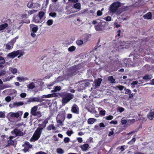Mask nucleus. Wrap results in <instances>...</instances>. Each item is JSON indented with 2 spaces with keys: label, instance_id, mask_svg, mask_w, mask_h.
Listing matches in <instances>:
<instances>
[{
  "label": "nucleus",
  "instance_id": "nucleus-1",
  "mask_svg": "<svg viewBox=\"0 0 154 154\" xmlns=\"http://www.w3.org/2000/svg\"><path fill=\"white\" fill-rule=\"evenodd\" d=\"M59 94V96L62 98V104L64 105L73 99L74 97V96L72 94L66 92H61Z\"/></svg>",
  "mask_w": 154,
  "mask_h": 154
},
{
  "label": "nucleus",
  "instance_id": "nucleus-2",
  "mask_svg": "<svg viewBox=\"0 0 154 154\" xmlns=\"http://www.w3.org/2000/svg\"><path fill=\"white\" fill-rule=\"evenodd\" d=\"M121 6V3L119 1L114 2L110 6L109 11L112 13L116 12L117 13L118 11V8Z\"/></svg>",
  "mask_w": 154,
  "mask_h": 154
},
{
  "label": "nucleus",
  "instance_id": "nucleus-3",
  "mask_svg": "<svg viewBox=\"0 0 154 154\" xmlns=\"http://www.w3.org/2000/svg\"><path fill=\"white\" fill-rule=\"evenodd\" d=\"M42 130V128H40V127L38 128L31 138L30 141L34 142L38 140L40 137Z\"/></svg>",
  "mask_w": 154,
  "mask_h": 154
},
{
  "label": "nucleus",
  "instance_id": "nucleus-4",
  "mask_svg": "<svg viewBox=\"0 0 154 154\" xmlns=\"http://www.w3.org/2000/svg\"><path fill=\"white\" fill-rule=\"evenodd\" d=\"M65 119V113L63 112H60L56 117L57 122L60 125H63V122Z\"/></svg>",
  "mask_w": 154,
  "mask_h": 154
},
{
  "label": "nucleus",
  "instance_id": "nucleus-5",
  "mask_svg": "<svg viewBox=\"0 0 154 154\" xmlns=\"http://www.w3.org/2000/svg\"><path fill=\"white\" fill-rule=\"evenodd\" d=\"M105 26V22L100 21L94 26V28L97 31H102L104 29Z\"/></svg>",
  "mask_w": 154,
  "mask_h": 154
},
{
  "label": "nucleus",
  "instance_id": "nucleus-6",
  "mask_svg": "<svg viewBox=\"0 0 154 154\" xmlns=\"http://www.w3.org/2000/svg\"><path fill=\"white\" fill-rule=\"evenodd\" d=\"M78 66H74L71 67L70 69V72L67 74V75L68 77H71L77 74L78 72Z\"/></svg>",
  "mask_w": 154,
  "mask_h": 154
},
{
  "label": "nucleus",
  "instance_id": "nucleus-7",
  "mask_svg": "<svg viewBox=\"0 0 154 154\" xmlns=\"http://www.w3.org/2000/svg\"><path fill=\"white\" fill-rule=\"evenodd\" d=\"M44 100L43 99L40 98L39 97H30L27 101L28 103H30L31 102H38L41 103Z\"/></svg>",
  "mask_w": 154,
  "mask_h": 154
},
{
  "label": "nucleus",
  "instance_id": "nucleus-8",
  "mask_svg": "<svg viewBox=\"0 0 154 154\" xmlns=\"http://www.w3.org/2000/svg\"><path fill=\"white\" fill-rule=\"evenodd\" d=\"M81 9V5L79 3L77 2L74 5L73 7L71 8V10L72 13L76 12Z\"/></svg>",
  "mask_w": 154,
  "mask_h": 154
},
{
  "label": "nucleus",
  "instance_id": "nucleus-9",
  "mask_svg": "<svg viewBox=\"0 0 154 154\" xmlns=\"http://www.w3.org/2000/svg\"><path fill=\"white\" fill-rule=\"evenodd\" d=\"M20 51V50H18L17 51H14L9 53L8 54L7 56L12 59H13L19 54L20 53L19 52Z\"/></svg>",
  "mask_w": 154,
  "mask_h": 154
},
{
  "label": "nucleus",
  "instance_id": "nucleus-10",
  "mask_svg": "<svg viewBox=\"0 0 154 154\" xmlns=\"http://www.w3.org/2000/svg\"><path fill=\"white\" fill-rule=\"evenodd\" d=\"M71 112L75 114H79V108L78 106L76 104H74L72 107Z\"/></svg>",
  "mask_w": 154,
  "mask_h": 154
},
{
  "label": "nucleus",
  "instance_id": "nucleus-11",
  "mask_svg": "<svg viewBox=\"0 0 154 154\" xmlns=\"http://www.w3.org/2000/svg\"><path fill=\"white\" fill-rule=\"evenodd\" d=\"M37 15H34L33 17V21L35 23H41L43 21Z\"/></svg>",
  "mask_w": 154,
  "mask_h": 154
},
{
  "label": "nucleus",
  "instance_id": "nucleus-12",
  "mask_svg": "<svg viewBox=\"0 0 154 154\" xmlns=\"http://www.w3.org/2000/svg\"><path fill=\"white\" fill-rule=\"evenodd\" d=\"M81 150L83 151H86L89 148V145L88 143H85L80 146Z\"/></svg>",
  "mask_w": 154,
  "mask_h": 154
},
{
  "label": "nucleus",
  "instance_id": "nucleus-13",
  "mask_svg": "<svg viewBox=\"0 0 154 154\" xmlns=\"http://www.w3.org/2000/svg\"><path fill=\"white\" fill-rule=\"evenodd\" d=\"M128 9V6H123L119 9L117 12V14L119 15L122 13L127 11Z\"/></svg>",
  "mask_w": 154,
  "mask_h": 154
},
{
  "label": "nucleus",
  "instance_id": "nucleus-14",
  "mask_svg": "<svg viewBox=\"0 0 154 154\" xmlns=\"http://www.w3.org/2000/svg\"><path fill=\"white\" fill-rule=\"evenodd\" d=\"M37 109V107L36 106H35L32 108L31 110L30 114L31 115L36 116L37 115L36 111Z\"/></svg>",
  "mask_w": 154,
  "mask_h": 154
},
{
  "label": "nucleus",
  "instance_id": "nucleus-15",
  "mask_svg": "<svg viewBox=\"0 0 154 154\" xmlns=\"http://www.w3.org/2000/svg\"><path fill=\"white\" fill-rule=\"evenodd\" d=\"M14 44L11 41L6 44V49L8 50L11 49L13 48Z\"/></svg>",
  "mask_w": 154,
  "mask_h": 154
},
{
  "label": "nucleus",
  "instance_id": "nucleus-16",
  "mask_svg": "<svg viewBox=\"0 0 154 154\" xmlns=\"http://www.w3.org/2000/svg\"><path fill=\"white\" fill-rule=\"evenodd\" d=\"M152 17V14L151 12H149L143 16V17L144 19L149 20L151 19Z\"/></svg>",
  "mask_w": 154,
  "mask_h": 154
},
{
  "label": "nucleus",
  "instance_id": "nucleus-17",
  "mask_svg": "<svg viewBox=\"0 0 154 154\" xmlns=\"http://www.w3.org/2000/svg\"><path fill=\"white\" fill-rule=\"evenodd\" d=\"M15 134L17 136H21L23 135V133L20 131L16 128L14 130Z\"/></svg>",
  "mask_w": 154,
  "mask_h": 154
},
{
  "label": "nucleus",
  "instance_id": "nucleus-18",
  "mask_svg": "<svg viewBox=\"0 0 154 154\" xmlns=\"http://www.w3.org/2000/svg\"><path fill=\"white\" fill-rule=\"evenodd\" d=\"M57 93H54L53 94H48L47 95H44L42 96V98H48L51 97H54L57 96Z\"/></svg>",
  "mask_w": 154,
  "mask_h": 154
},
{
  "label": "nucleus",
  "instance_id": "nucleus-19",
  "mask_svg": "<svg viewBox=\"0 0 154 154\" xmlns=\"http://www.w3.org/2000/svg\"><path fill=\"white\" fill-rule=\"evenodd\" d=\"M122 43L121 41H119L117 42L116 43H115L114 44V47L115 48H118V49H120V48L122 49L124 48V47H122L121 48H120L119 47H122V45H121V44Z\"/></svg>",
  "mask_w": 154,
  "mask_h": 154
},
{
  "label": "nucleus",
  "instance_id": "nucleus-20",
  "mask_svg": "<svg viewBox=\"0 0 154 154\" xmlns=\"http://www.w3.org/2000/svg\"><path fill=\"white\" fill-rule=\"evenodd\" d=\"M147 117L150 120H152L154 118V112L150 111L147 115Z\"/></svg>",
  "mask_w": 154,
  "mask_h": 154
},
{
  "label": "nucleus",
  "instance_id": "nucleus-21",
  "mask_svg": "<svg viewBox=\"0 0 154 154\" xmlns=\"http://www.w3.org/2000/svg\"><path fill=\"white\" fill-rule=\"evenodd\" d=\"M102 79L100 78H98L97 80L96 81L95 83V86H100L101 83Z\"/></svg>",
  "mask_w": 154,
  "mask_h": 154
},
{
  "label": "nucleus",
  "instance_id": "nucleus-22",
  "mask_svg": "<svg viewBox=\"0 0 154 154\" xmlns=\"http://www.w3.org/2000/svg\"><path fill=\"white\" fill-rule=\"evenodd\" d=\"M31 28L32 27V31L33 33H36L38 30V26L36 25H31Z\"/></svg>",
  "mask_w": 154,
  "mask_h": 154
},
{
  "label": "nucleus",
  "instance_id": "nucleus-23",
  "mask_svg": "<svg viewBox=\"0 0 154 154\" xmlns=\"http://www.w3.org/2000/svg\"><path fill=\"white\" fill-rule=\"evenodd\" d=\"M56 128L54 125L53 124H52L50 125H48L47 128V130L48 131H50L51 130H56Z\"/></svg>",
  "mask_w": 154,
  "mask_h": 154
},
{
  "label": "nucleus",
  "instance_id": "nucleus-24",
  "mask_svg": "<svg viewBox=\"0 0 154 154\" xmlns=\"http://www.w3.org/2000/svg\"><path fill=\"white\" fill-rule=\"evenodd\" d=\"M10 113H11V117H15L17 118L20 116V113L18 112H10Z\"/></svg>",
  "mask_w": 154,
  "mask_h": 154
},
{
  "label": "nucleus",
  "instance_id": "nucleus-25",
  "mask_svg": "<svg viewBox=\"0 0 154 154\" xmlns=\"http://www.w3.org/2000/svg\"><path fill=\"white\" fill-rule=\"evenodd\" d=\"M152 78V76L151 75H146L143 77V79L144 80H147L148 81L150 80Z\"/></svg>",
  "mask_w": 154,
  "mask_h": 154
},
{
  "label": "nucleus",
  "instance_id": "nucleus-26",
  "mask_svg": "<svg viewBox=\"0 0 154 154\" xmlns=\"http://www.w3.org/2000/svg\"><path fill=\"white\" fill-rule=\"evenodd\" d=\"M25 11L27 12V14L28 16H29L33 13H36L37 12V10L34 9L31 10H29V11H27L26 10Z\"/></svg>",
  "mask_w": 154,
  "mask_h": 154
},
{
  "label": "nucleus",
  "instance_id": "nucleus-27",
  "mask_svg": "<svg viewBox=\"0 0 154 154\" xmlns=\"http://www.w3.org/2000/svg\"><path fill=\"white\" fill-rule=\"evenodd\" d=\"M8 25L7 23H5L0 25V30H2L8 26Z\"/></svg>",
  "mask_w": 154,
  "mask_h": 154
},
{
  "label": "nucleus",
  "instance_id": "nucleus-28",
  "mask_svg": "<svg viewBox=\"0 0 154 154\" xmlns=\"http://www.w3.org/2000/svg\"><path fill=\"white\" fill-rule=\"evenodd\" d=\"M95 120L94 118H89L88 120V124H92L95 122Z\"/></svg>",
  "mask_w": 154,
  "mask_h": 154
},
{
  "label": "nucleus",
  "instance_id": "nucleus-29",
  "mask_svg": "<svg viewBox=\"0 0 154 154\" xmlns=\"http://www.w3.org/2000/svg\"><path fill=\"white\" fill-rule=\"evenodd\" d=\"M108 80L109 81L111 82L112 83L116 82L115 79L113 78L112 76H109L108 78Z\"/></svg>",
  "mask_w": 154,
  "mask_h": 154
},
{
  "label": "nucleus",
  "instance_id": "nucleus-30",
  "mask_svg": "<svg viewBox=\"0 0 154 154\" xmlns=\"http://www.w3.org/2000/svg\"><path fill=\"white\" fill-rule=\"evenodd\" d=\"M27 87L29 89H33L35 87V84L33 82H32L28 85Z\"/></svg>",
  "mask_w": 154,
  "mask_h": 154
},
{
  "label": "nucleus",
  "instance_id": "nucleus-31",
  "mask_svg": "<svg viewBox=\"0 0 154 154\" xmlns=\"http://www.w3.org/2000/svg\"><path fill=\"white\" fill-rule=\"evenodd\" d=\"M24 103L22 102H14L13 103V105L14 106H21L23 105Z\"/></svg>",
  "mask_w": 154,
  "mask_h": 154
},
{
  "label": "nucleus",
  "instance_id": "nucleus-32",
  "mask_svg": "<svg viewBox=\"0 0 154 154\" xmlns=\"http://www.w3.org/2000/svg\"><path fill=\"white\" fill-rule=\"evenodd\" d=\"M45 13L43 11H40L38 14V16L41 19V20H43V17L45 15Z\"/></svg>",
  "mask_w": 154,
  "mask_h": 154
},
{
  "label": "nucleus",
  "instance_id": "nucleus-33",
  "mask_svg": "<svg viewBox=\"0 0 154 154\" xmlns=\"http://www.w3.org/2000/svg\"><path fill=\"white\" fill-rule=\"evenodd\" d=\"M76 47L74 46H72L68 48V51L70 52H72L75 50Z\"/></svg>",
  "mask_w": 154,
  "mask_h": 154
},
{
  "label": "nucleus",
  "instance_id": "nucleus-34",
  "mask_svg": "<svg viewBox=\"0 0 154 154\" xmlns=\"http://www.w3.org/2000/svg\"><path fill=\"white\" fill-rule=\"evenodd\" d=\"M56 151L58 153L60 154H62L64 152L63 150L62 149L60 148L57 149Z\"/></svg>",
  "mask_w": 154,
  "mask_h": 154
},
{
  "label": "nucleus",
  "instance_id": "nucleus-35",
  "mask_svg": "<svg viewBox=\"0 0 154 154\" xmlns=\"http://www.w3.org/2000/svg\"><path fill=\"white\" fill-rule=\"evenodd\" d=\"M33 5V3L32 2H30L27 3V6L29 8H34Z\"/></svg>",
  "mask_w": 154,
  "mask_h": 154
},
{
  "label": "nucleus",
  "instance_id": "nucleus-36",
  "mask_svg": "<svg viewBox=\"0 0 154 154\" xmlns=\"http://www.w3.org/2000/svg\"><path fill=\"white\" fill-rule=\"evenodd\" d=\"M136 141V139L135 137L133 138L131 140L128 142L127 143L128 144H130V145L133 144L135 141Z\"/></svg>",
  "mask_w": 154,
  "mask_h": 154
},
{
  "label": "nucleus",
  "instance_id": "nucleus-37",
  "mask_svg": "<svg viewBox=\"0 0 154 154\" xmlns=\"http://www.w3.org/2000/svg\"><path fill=\"white\" fill-rule=\"evenodd\" d=\"M76 43L78 45H81L83 43V42L82 40H78L76 42Z\"/></svg>",
  "mask_w": 154,
  "mask_h": 154
},
{
  "label": "nucleus",
  "instance_id": "nucleus-38",
  "mask_svg": "<svg viewBox=\"0 0 154 154\" xmlns=\"http://www.w3.org/2000/svg\"><path fill=\"white\" fill-rule=\"evenodd\" d=\"M14 76H8V77L5 78L4 80H3V81L4 82H6L8 81H9L10 79H12Z\"/></svg>",
  "mask_w": 154,
  "mask_h": 154
},
{
  "label": "nucleus",
  "instance_id": "nucleus-39",
  "mask_svg": "<svg viewBox=\"0 0 154 154\" xmlns=\"http://www.w3.org/2000/svg\"><path fill=\"white\" fill-rule=\"evenodd\" d=\"M5 60L4 58L0 56V64H2L4 63Z\"/></svg>",
  "mask_w": 154,
  "mask_h": 154
},
{
  "label": "nucleus",
  "instance_id": "nucleus-40",
  "mask_svg": "<svg viewBox=\"0 0 154 154\" xmlns=\"http://www.w3.org/2000/svg\"><path fill=\"white\" fill-rule=\"evenodd\" d=\"M53 23V20H48L47 22V24L48 26L52 25Z\"/></svg>",
  "mask_w": 154,
  "mask_h": 154
},
{
  "label": "nucleus",
  "instance_id": "nucleus-41",
  "mask_svg": "<svg viewBox=\"0 0 154 154\" xmlns=\"http://www.w3.org/2000/svg\"><path fill=\"white\" fill-rule=\"evenodd\" d=\"M7 142L10 146L11 145H14V142L13 140H8Z\"/></svg>",
  "mask_w": 154,
  "mask_h": 154
},
{
  "label": "nucleus",
  "instance_id": "nucleus-42",
  "mask_svg": "<svg viewBox=\"0 0 154 154\" xmlns=\"http://www.w3.org/2000/svg\"><path fill=\"white\" fill-rule=\"evenodd\" d=\"M57 14L55 12H51L49 14L50 16L55 17L56 16Z\"/></svg>",
  "mask_w": 154,
  "mask_h": 154
},
{
  "label": "nucleus",
  "instance_id": "nucleus-43",
  "mask_svg": "<svg viewBox=\"0 0 154 154\" xmlns=\"http://www.w3.org/2000/svg\"><path fill=\"white\" fill-rule=\"evenodd\" d=\"M73 133V132L72 130L71 131L68 130L66 132V134L69 136H70Z\"/></svg>",
  "mask_w": 154,
  "mask_h": 154
},
{
  "label": "nucleus",
  "instance_id": "nucleus-44",
  "mask_svg": "<svg viewBox=\"0 0 154 154\" xmlns=\"http://www.w3.org/2000/svg\"><path fill=\"white\" fill-rule=\"evenodd\" d=\"M5 100L7 102H9L11 100V97L10 96H8L5 98Z\"/></svg>",
  "mask_w": 154,
  "mask_h": 154
},
{
  "label": "nucleus",
  "instance_id": "nucleus-45",
  "mask_svg": "<svg viewBox=\"0 0 154 154\" xmlns=\"http://www.w3.org/2000/svg\"><path fill=\"white\" fill-rule=\"evenodd\" d=\"M60 89L61 88L60 86H56L55 87L54 90L53 91L54 92H56L57 91L60 90Z\"/></svg>",
  "mask_w": 154,
  "mask_h": 154
},
{
  "label": "nucleus",
  "instance_id": "nucleus-46",
  "mask_svg": "<svg viewBox=\"0 0 154 154\" xmlns=\"http://www.w3.org/2000/svg\"><path fill=\"white\" fill-rule=\"evenodd\" d=\"M11 71L13 74H15L17 72V70L15 68H12L11 69Z\"/></svg>",
  "mask_w": 154,
  "mask_h": 154
},
{
  "label": "nucleus",
  "instance_id": "nucleus-47",
  "mask_svg": "<svg viewBox=\"0 0 154 154\" xmlns=\"http://www.w3.org/2000/svg\"><path fill=\"white\" fill-rule=\"evenodd\" d=\"M99 113L103 116H104L106 114V111L105 110H101L99 111Z\"/></svg>",
  "mask_w": 154,
  "mask_h": 154
},
{
  "label": "nucleus",
  "instance_id": "nucleus-48",
  "mask_svg": "<svg viewBox=\"0 0 154 154\" xmlns=\"http://www.w3.org/2000/svg\"><path fill=\"white\" fill-rule=\"evenodd\" d=\"M20 54L18 56V58H19L21 56L23 55L24 54V51H22V50H20V51L19 52Z\"/></svg>",
  "mask_w": 154,
  "mask_h": 154
},
{
  "label": "nucleus",
  "instance_id": "nucleus-49",
  "mask_svg": "<svg viewBox=\"0 0 154 154\" xmlns=\"http://www.w3.org/2000/svg\"><path fill=\"white\" fill-rule=\"evenodd\" d=\"M64 141L66 143H68L70 141V139L68 137H65L64 139Z\"/></svg>",
  "mask_w": 154,
  "mask_h": 154
},
{
  "label": "nucleus",
  "instance_id": "nucleus-50",
  "mask_svg": "<svg viewBox=\"0 0 154 154\" xmlns=\"http://www.w3.org/2000/svg\"><path fill=\"white\" fill-rule=\"evenodd\" d=\"M113 117L112 116L109 115L106 117V119L107 120H111L112 119Z\"/></svg>",
  "mask_w": 154,
  "mask_h": 154
},
{
  "label": "nucleus",
  "instance_id": "nucleus-51",
  "mask_svg": "<svg viewBox=\"0 0 154 154\" xmlns=\"http://www.w3.org/2000/svg\"><path fill=\"white\" fill-rule=\"evenodd\" d=\"M5 112H3L2 111L0 112V118H5V114L4 113Z\"/></svg>",
  "mask_w": 154,
  "mask_h": 154
},
{
  "label": "nucleus",
  "instance_id": "nucleus-52",
  "mask_svg": "<svg viewBox=\"0 0 154 154\" xmlns=\"http://www.w3.org/2000/svg\"><path fill=\"white\" fill-rule=\"evenodd\" d=\"M117 88L120 90L122 91L124 88V87L123 86L118 85L117 86Z\"/></svg>",
  "mask_w": 154,
  "mask_h": 154
},
{
  "label": "nucleus",
  "instance_id": "nucleus-53",
  "mask_svg": "<svg viewBox=\"0 0 154 154\" xmlns=\"http://www.w3.org/2000/svg\"><path fill=\"white\" fill-rule=\"evenodd\" d=\"M131 93V90H130V89H125V94H128L130 93Z\"/></svg>",
  "mask_w": 154,
  "mask_h": 154
},
{
  "label": "nucleus",
  "instance_id": "nucleus-54",
  "mask_svg": "<svg viewBox=\"0 0 154 154\" xmlns=\"http://www.w3.org/2000/svg\"><path fill=\"white\" fill-rule=\"evenodd\" d=\"M7 88L8 87L7 86V85H0V90H3L5 88Z\"/></svg>",
  "mask_w": 154,
  "mask_h": 154
},
{
  "label": "nucleus",
  "instance_id": "nucleus-55",
  "mask_svg": "<svg viewBox=\"0 0 154 154\" xmlns=\"http://www.w3.org/2000/svg\"><path fill=\"white\" fill-rule=\"evenodd\" d=\"M48 122V120L47 119H45V120L42 123L43 124V125H44V127H45L46 126V125L47 124Z\"/></svg>",
  "mask_w": 154,
  "mask_h": 154
},
{
  "label": "nucleus",
  "instance_id": "nucleus-56",
  "mask_svg": "<svg viewBox=\"0 0 154 154\" xmlns=\"http://www.w3.org/2000/svg\"><path fill=\"white\" fill-rule=\"evenodd\" d=\"M125 109L122 107H119L118 108V110L121 113Z\"/></svg>",
  "mask_w": 154,
  "mask_h": 154
},
{
  "label": "nucleus",
  "instance_id": "nucleus-57",
  "mask_svg": "<svg viewBox=\"0 0 154 154\" xmlns=\"http://www.w3.org/2000/svg\"><path fill=\"white\" fill-rule=\"evenodd\" d=\"M18 81L20 82L24 81V78L23 77H17V78Z\"/></svg>",
  "mask_w": 154,
  "mask_h": 154
},
{
  "label": "nucleus",
  "instance_id": "nucleus-58",
  "mask_svg": "<svg viewBox=\"0 0 154 154\" xmlns=\"http://www.w3.org/2000/svg\"><path fill=\"white\" fill-rule=\"evenodd\" d=\"M18 38V37L17 36L16 37L13 38V39H12L11 40V41L14 44L16 42V40H17V39Z\"/></svg>",
  "mask_w": 154,
  "mask_h": 154
},
{
  "label": "nucleus",
  "instance_id": "nucleus-59",
  "mask_svg": "<svg viewBox=\"0 0 154 154\" xmlns=\"http://www.w3.org/2000/svg\"><path fill=\"white\" fill-rule=\"evenodd\" d=\"M102 14V13L101 11L100 10H98L97 12V15L98 16H101Z\"/></svg>",
  "mask_w": 154,
  "mask_h": 154
},
{
  "label": "nucleus",
  "instance_id": "nucleus-60",
  "mask_svg": "<svg viewBox=\"0 0 154 154\" xmlns=\"http://www.w3.org/2000/svg\"><path fill=\"white\" fill-rule=\"evenodd\" d=\"M105 20L106 21H110L111 20V17L109 16H108L106 18Z\"/></svg>",
  "mask_w": 154,
  "mask_h": 154
},
{
  "label": "nucleus",
  "instance_id": "nucleus-61",
  "mask_svg": "<svg viewBox=\"0 0 154 154\" xmlns=\"http://www.w3.org/2000/svg\"><path fill=\"white\" fill-rule=\"evenodd\" d=\"M26 96V94L24 93H22L20 94V96L22 98H24Z\"/></svg>",
  "mask_w": 154,
  "mask_h": 154
},
{
  "label": "nucleus",
  "instance_id": "nucleus-62",
  "mask_svg": "<svg viewBox=\"0 0 154 154\" xmlns=\"http://www.w3.org/2000/svg\"><path fill=\"white\" fill-rule=\"evenodd\" d=\"M72 115L71 114L69 113L68 114L67 116V118L68 119H70L72 117Z\"/></svg>",
  "mask_w": 154,
  "mask_h": 154
},
{
  "label": "nucleus",
  "instance_id": "nucleus-63",
  "mask_svg": "<svg viewBox=\"0 0 154 154\" xmlns=\"http://www.w3.org/2000/svg\"><path fill=\"white\" fill-rule=\"evenodd\" d=\"M77 140L79 143H81L83 141L82 138L81 137H78Z\"/></svg>",
  "mask_w": 154,
  "mask_h": 154
},
{
  "label": "nucleus",
  "instance_id": "nucleus-64",
  "mask_svg": "<svg viewBox=\"0 0 154 154\" xmlns=\"http://www.w3.org/2000/svg\"><path fill=\"white\" fill-rule=\"evenodd\" d=\"M29 149V147H28L27 146H25L24 149H23V150L24 152H26L28 151Z\"/></svg>",
  "mask_w": 154,
  "mask_h": 154
}]
</instances>
